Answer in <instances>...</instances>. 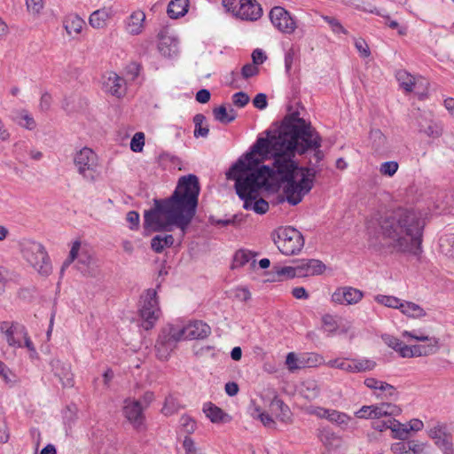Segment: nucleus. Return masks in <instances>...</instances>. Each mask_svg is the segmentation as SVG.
<instances>
[{
    "label": "nucleus",
    "mask_w": 454,
    "mask_h": 454,
    "mask_svg": "<svg viewBox=\"0 0 454 454\" xmlns=\"http://www.w3.org/2000/svg\"><path fill=\"white\" fill-rule=\"evenodd\" d=\"M374 299L378 303L392 309H399L402 303L400 299L391 295L378 294Z\"/></svg>",
    "instance_id": "nucleus-45"
},
{
    "label": "nucleus",
    "mask_w": 454,
    "mask_h": 454,
    "mask_svg": "<svg viewBox=\"0 0 454 454\" xmlns=\"http://www.w3.org/2000/svg\"><path fill=\"white\" fill-rule=\"evenodd\" d=\"M325 365L329 368H337L347 372L352 373L351 359L347 358H336L331 359L325 363Z\"/></svg>",
    "instance_id": "nucleus-43"
},
{
    "label": "nucleus",
    "mask_w": 454,
    "mask_h": 454,
    "mask_svg": "<svg viewBox=\"0 0 454 454\" xmlns=\"http://www.w3.org/2000/svg\"><path fill=\"white\" fill-rule=\"evenodd\" d=\"M176 411V403L173 396L168 395L165 399L164 405L161 409V412L165 416H170Z\"/></svg>",
    "instance_id": "nucleus-53"
},
{
    "label": "nucleus",
    "mask_w": 454,
    "mask_h": 454,
    "mask_svg": "<svg viewBox=\"0 0 454 454\" xmlns=\"http://www.w3.org/2000/svg\"><path fill=\"white\" fill-rule=\"evenodd\" d=\"M446 434V426L439 422H436L428 431L429 437L434 440V442Z\"/></svg>",
    "instance_id": "nucleus-52"
},
{
    "label": "nucleus",
    "mask_w": 454,
    "mask_h": 454,
    "mask_svg": "<svg viewBox=\"0 0 454 454\" xmlns=\"http://www.w3.org/2000/svg\"><path fill=\"white\" fill-rule=\"evenodd\" d=\"M434 442L443 451L444 454L454 453L451 437L448 433L440 439L436 440Z\"/></svg>",
    "instance_id": "nucleus-48"
},
{
    "label": "nucleus",
    "mask_w": 454,
    "mask_h": 454,
    "mask_svg": "<svg viewBox=\"0 0 454 454\" xmlns=\"http://www.w3.org/2000/svg\"><path fill=\"white\" fill-rule=\"evenodd\" d=\"M232 102L238 107H244L249 102V97L247 93L239 91L232 96Z\"/></svg>",
    "instance_id": "nucleus-59"
},
{
    "label": "nucleus",
    "mask_w": 454,
    "mask_h": 454,
    "mask_svg": "<svg viewBox=\"0 0 454 454\" xmlns=\"http://www.w3.org/2000/svg\"><path fill=\"white\" fill-rule=\"evenodd\" d=\"M320 145L319 136L304 119L295 112L286 115L281 125L259 137L251 152L240 158L226 173L235 181L238 196L244 201L243 207L262 215L269 210V203L260 197L262 190L270 191L286 183L283 192L290 205L299 204L311 190V183L300 180L295 175L294 153L303 154L309 147Z\"/></svg>",
    "instance_id": "nucleus-1"
},
{
    "label": "nucleus",
    "mask_w": 454,
    "mask_h": 454,
    "mask_svg": "<svg viewBox=\"0 0 454 454\" xmlns=\"http://www.w3.org/2000/svg\"><path fill=\"white\" fill-rule=\"evenodd\" d=\"M157 293L153 289H148L141 296V308L139 309L140 317L143 320L142 326L145 330H150L160 317V308L157 301Z\"/></svg>",
    "instance_id": "nucleus-8"
},
{
    "label": "nucleus",
    "mask_w": 454,
    "mask_h": 454,
    "mask_svg": "<svg viewBox=\"0 0 454 454\" xmlns=\"http://www.w3.org/2000/svg\"><path fill=\"white\" fill-rule=\"evenodd\" d=\"M352 373L372 371L376 367V363L370 359H351Z\"/></svg>",
    "instance_id": "nucleus-36"
},
{
    "label": "nucleus",
    "mask_w": 454,
    "mask_h": 454,
    "mask_svg": "<svg viewBox=\"0 0 454 454\" xmlns=\"http://www.w3.org/2000/svg\"><path fill=\"white\" fill-rule=\"evenodd\" d=\"M77 411L78 409L76 405L70 404L67 406L63 411V417L65 421L68 424L74 423L77 419Z\"/></svg>",
    "instance_id": "nucleus-55"
},
{
    "label": "nucleus",
    "mask_w": 454,
    "mask_h": 454,
    "mask_svg": "<svg viewBox=\"0 0 454 454\" xmlns=\"http://www.w3.org/2000/svg\"><path fill=\"white\" fill-rule=\"evenodd\" d=\"M213 115L219 122L228 124L236 119L237 113L232 108L227 111L225 106L222 105L213 109Z\"/></svg>",
    "instance_id": "nucleus-32"
},
{
    "label": "nucleus",
    "mask_w": 454,
    "mask_h": 454,
    "mask_svg": "<svg viewBox=\"0 0 454 454\" xmlns=\"http://www.w3.org/2000/svg\"><path fill=\"white\" fill-rule=\"evenodd\" d=\"M104 87L107 92L121 98L125 93V80L115 73H109L104 77Z\"/></svg>",
    "instance_id": "nucleus-20"
},
{
    "label": "nucleus",
    "mask_w": 454,
    "mask_h": 454,
    "mask_svg": "<svg viewBox=\"0 0 454 454\" xmlns=\"http://www.w3.org/2000/svg\"><path fill=\"white\" fill-rule=\"evenodd\" d=\"M84 25V20L76 14H70L64 20V27L69 35H79Z\"/></svg>",
    "instance_id": "nucleus-27"
},
{
    "label": "nucleus",
    "mask_w": 454,
    "mask_h": 454,
    "mask_svg": "<svg viewBox=\"0 0 454 454\" xmlns=\"http://www.w3.org/2000/svg\"><path fill=\"white\" fill-rule=\"evenodd\" d=\"M143 411L140 401L129 398L124 401V416L137 430L144 428L145 416Z\"/></svg>",
    "instance_id": "nucleus-13"
},
{
    "label": "nucleus",
    "mask_w": 454,
    "mask_h": 454,
    "mask_svg": "<svg viewBox=\"0 0 454 454\" xmlns=\"http://www.w3.org/2000/svg\"><path fill=\"white\" fill-rule=\"evenodd\" d=\"M76 267L84 276L95 277L98 273L96 261L87 254H82L80 255Z\"/></svg>",
    "instance_id": "nucleus-24"
},
{
    "label": "nucleus",
    "mask_w": 454,
    "mask_h": 454,
    "mask_svg": "<svg viewBox=\"0 0 454 454\" xmlns=\"http://www.w3.org/2000/svg\"><path fill=\"white\" fill-rule=\"evenodd\" d=\"M253 104H254V107H256L260 110L266 108V106L268 105L266 95L263 93L257 94L253 100Z\"/></svg>",
    "instance_id": "nucleus-64"
},
{
    "label": "nucleus",
    "mask_w": 454,
    "mask_h": 454,
    "mask_svg": "<svg viewBox=\"0 0 454 454\" xmlns=\"http://www.w3.org/2000/svg\"><path fill=\"white\" fill-rule=\"evenodd\" d=\"M74 165L77 173L88 183H95L101 175V164L97 153L89 147H83L74 155Z\"/></svg>",
    "instance_id": "nucleus-4"
},
{
    "label": "nucleus",
    "mask_w": 454,
    "mask_h": 454,
    "mask_svg": "<svg viewBox=\"0 0 454 454\" xmlns=\"http://www.w3.org/2000/svg\"><path fill=\"white\" fill-rule=\"evenodd\" d=\"M286 364L289 369V371L294 372L297 369L301 368L304 366V362H299V359L295 356L294 353L291 352L288 353L286 359Z\"/></svg>",
    "instance_id": "nucleus-54"
},
{
    "label": "nucleus",
    "mask_w": 454,
    "mask_h": 454,
    "mask_svg": "<svg viewBox=\"0 0 454 454\" xmlns=\"http://www.w3.org/2000/svg\"><path fill=\"white\" fill-rule=\"evenodd\" d=\"M309 167L306 168H299L296 164L295 168V175L299 177L300 180L307 179L311 183V189L314 185V178L320 172V168L316 167V164H313L312 160H309Z\"/></svg>",
    "instance_id": "nucleus-29"
},
{
    "label": "nucleus",
    "mask_w": 454,
    "mask_h": 454,
    "mask_svg": "<svg viewBox=\"0 0 454 454\" xmlns=\"http://www.w3.org/2000/svg\"><path fill=\"white\" fill-rule=\"evenodd\" d=\"M126 220L129 223L131 230H137L139 226V215L136 211H129L126 215Z\"/></svg>",
    "instance_id": "nucleus-60"
},
{
    "label": "nucleus",
    "mask_w": 454,
    "mask_h": 454,
    "mask_svg": "<svg viewBox=\"0 0 454 454\" xmlns=\"http://www.w3.org/2000/svg\"><path fill=\"white\" fill-rule=\"evenodd\" d=\"M51 366L52 372L59 378L64 387H71L74 386L73 374L68 364H64L59 359H52L51 361Z\"/></svg>",
    "instance_id": "nucleus-18"
},
{
    "label": "nucleus",
    "mask_w": 454,
    "mask_h": 454,
    "mask_svg": "<svg viewBox=\"0 0 454 454\" xmlns=\"http://www.w3.org/2000/svg\"><path fill=\"white\" fill-rule=\"evenodd\" d=\"M189 7L188 0H172L168 6V15L171 19H178L183 17L187 12Z\"/></svg>",
    "instance_id": "nucleus-30"
},
{
    "label": "nucleus",
    "mask_w": 454,
    "mask_h": 454,
    "mask_svg": "<svg viewBox=\"0 0 454 454\" xmlns=\"http://www.w3.org/2000/svg\"><path fill=\"white\" fill-rule=\"evenodd\" d=\"M174 237L171 234L165 236L156 235L151 240V247L155 253H161L165 247H170L174 244Z\"/></svg>",
    "instance_id": "nucleus-33"
},
{
    "label": "nucleus",
    "mask_w": 454,
    "mask_h": 454,
    "mask_svg": "<svg viewBox=\"0 0 454 454\" xmlns=\"http://www.w3.org/2000/svg\"><path fill=\"white\" fill-rule=\"evenodd\" d=\"M277 236V239L274 238V243L283 254H295L304 246V239L301 233L293 227L280 228Z\"/></svg>",
    "instance_id": "nucleus-7"
},
{
    "label": "nucleus",
    "mask_w": 454,
    "mask_h": 454,
    "mask_svg": "<svg viewBox=\"0 0 454 454\" xmlns=\"http://www.w3.org/2000/svg\"><path fill=\"white\" fill-rule=\"evenodd\" d=\"M114 16L112 6H104L94 11L89 17V24L95 29H101L106 27L107 21Z\"/></svg>",
    "instance_id": "nucleus-19"
},
{
    "label": "nucleus",
    "mask_w": 454,
    "mask_h": 454,
    "mask_svg": "<svg viewBox=\"0 0 454 454\" xmlns=\"http://www.w3.org/2000/svg\"><path fill=\"white\" fill-rule=\"evenodd\" d=\"M270 19L273 26L283 33L290 35L296 29L294 20L283 7H273L270 12Z\"/></svg>",
    "instance_id": "nucleus-12"
},
{
    "label": "nucleus",
    "mask_w": 454,
    "mask_h": 454,
    "mask_svg": "<svg viewBox=\"0 0 454 454\" xmlns=\"http://www.w3.org/2000/svg\"><path fill=\"white\" fill-rule=\"evenodd\" d=\"M23 254L26 261L43 277L49 276L52 271L49 255L44 247L36 241H27L24 245Z\"/></svg>",
    "instance_id": "nucleus-5"
},
{
    "label": "nucleus",
    "mask_w": 454,
    "mask_h": 454,
    "mask_svg": "<svg viewBox=\"0 0 454 454\" xmlns=\"http://www.w3.org/2000/svg\"><path fill=\"white\" fill-rule=\"evenodd\" d=\"M440 252L449 258L454 259V234H445L439 240Z\"/></svg>",
    "instance_id": "nucleus-34"
},
{
    "label": "nucleus",
    "mask_w": 454,
    "mask_h": 454,
    "mask_svg": "<svg viewBox=\"0 0 454 454\" xmlns=\"http://www.w3.org/2000/svg\"><path fill=\"white\" fill-rule=\"evenodd\" d=\"M370 140L372 142V147L376 151H380L386 147L387 137L380 129H372L370 132Z\"/></svg>",
    "instance_id": "nucleus-38"
},
{
    "label": "nucleus",
    "mask_w": 454,
    "mask_h": 454,
    "mask_svg": "<svg viewBox=\"0 0 454 454\" xmlns=\"http://www.w3.org/2000/svg\"><path fill=\"white\" fill-rule=\"evenodd\" d=\"M255 255V254H253L249 250L240 249L237 251L233 258L232 268L249 264L250 268L254 269L256 265Z\"/></svg>",
    "instance_id": "nucleus-26"
},
{
    "label": "nucleus",
    "mask_w": 454,
    "mask_h": 454,
    "mask_svg": "<svg viewBox=\"0 0 454 454\" xmlns=\"http://www.w3.org/2000/svg\"><path fill=\"white\" fill-rule=\"evenodd\" d=\"M416 124L419 130L430 137H438L442 135L441 126L435 122L430 113H419L416 116Z\"/></svg>",
    "instance_id": "nucleus-16"
},
{
    "label": "nucleus",
    "mask_w": 454,
    "mask_h": 454,
    "mask_svg": "<svg viewBox=\"0 0 454 454\" xmlns=\"http://www.w3.org/2000/svg\"><path fill=\"white\" fill-rule=\"evenodd\" d=\"M395 77L400 87L406 92H414L419 98L426 95L428 82L423 77H415L406 70L397 71Z\"/></svg>",
    "instance_id": "nucleus-10"
},
{
    "label": "nucleus",
    "mask_w": 454,
    "mask_h": 454,
    "mask_svg": "<svg viewBox=\"0 0 454 454\" xmlns=\"http://www.w3.org/2000/svg\"><path fill=\"white\" fill-rule=\"evenodd\" d=\"M372 412L375 419L393 417L401 413V408L391 403H382L379 405H375V407L372 408Z\"/></svg>",
    "instance_id": "nucleus-28"
},
{
    "label": "nucleus",
    "mask_w": 454,
    "mask_h": 454,
    "mask_svg": "<svg viewBox=\"0 0 454 454\" xmlns=\"http://www.w3.org/2000/svg\"><path fill=\"white\" fill-rule=\"evenodd\" d=\"M300 273L298 278L320 275L325 270V265L319 260L304 259L299 262Z\"/></svg>",
    "instance_id": "nucleus-21"
},
{
    "label": "nucleus",
    "mask_w": 454,
    "mask_h": 454,
    "mask_svg": "<svg viewBox=\"0 0 454 454\" xmlns=\"http://www.w3.org/2000/svg\"><path fill=\"white\" fill-rule=\"evenodd\" d=\"M398 163L396 161H386L380 165V172L383 176H392L398 170Z\"/></svg>",
    "instance_id": "nucleus-51"
},
{
    "label": "nucleus",
    "mask_w": 454,
    "mask_h": 454,
    "mask_svg": "<svg viewBox=\"0 0 454 454\" xmlns=\"http://www.w3.org/2000/svg\"><path fill=\"white\" fill-rule=\"evenodd\" d=\"M179 329L183 340L205 339L211 333L210 326L202 321H194Z\"/></svg>",
    "instance_id": "nucleus-17"
},
{
    "label": "nucleus",
    "mask_w": 454,
    "mask_h": 454,
    "mask_svg": "<svg viewBox=\"0 0 454 454\" xmlns=\"http://www.w3.org/2000/svg\"><path fill=\"white\" fill-rule=\"evenodd\" d=\"M355 47L363 58H368L371 55V51L367 43L362 39H356L355 42Z\"/></svg>",
    "instance_id": "nucleus-57"
},
{
    "label": "nucleus",
    "mask_w": 454,
    "mask_h": 454,
    "mask_svg": "<svg viewBox=\"0 0 454 454\" xmlns=\"http://www.w3.org/2000/svg\"><path fill=\"white\" fill-rule=\"evenodd\" d=\"M404 338H411L418 341H427L426 345H412L414 357L427 356L434 354L439 349V340L425 334H417L415 332L404 331L402 333Z\"/></svg>",
    "instance_id": "nucleus-11"
},
{
    "label": "nucleus",
    "mask_w": 454,
    "mask_h": 454,
    "mask_svg": "<svg viewBox=\"0 0 454 454\" xmlns=\"http://www.w3.org/2000/svg\"><path fill=\"white\" fill-rule=\"evenodd\" d=\"M206 121V117L202 114H197L193 117L194 122V137H206L208 135L209 129L207 126L203 127L202 124Z\"/></svg>",
    "instance_id": "nucleus-40"
},
{
    "label": "nucleus",
    "mask_w": 454,
    "mask_h": 454,
    "mask_svg": "<svg viewBox=\"0 0 454 454\" xmlns=\"http://www.w3.org/2000/svg\"><path fill=\"white\" fill-rule=\"evenodd\" d=\"M0 330L6 336V340L11 347L21 348V337L26 335V328L24 325L17 323L2 322Z\"/></svg>",
    "instance_id": "nucleus-15"
},
{
    "label": "nucleus",
    "mask_w": 454,
    "mask_h": 454,
    "mask_svg": "<svg viewBox=\"0 0 454 454\" xmlns=\"http://www.w3.org/2000/svg\"><path fill=\"white\" fill-rule=\"evenodd\" d=\"M391 431L393 433V437L400 440H405L409 437L408 434V425L403 424L398 420L392 419L391 420Z\"/></svg>",
    "instance_id": "nucleus-39"
},
{
    "label": "nucleus",
    "mask_w": 454,
    "mask_h": 454,
    "mask_svg": "<svg viewBox=\"0 0 454 454\" xmlns=\"http://www.w3.org/2000/svg\"><path fill=\"white\" fill-rule=\"evenodd\" d=\"M145 145V135L142 132H137L131 141L130 149L135 153H140L143 151Z\"/></svg>",
    "instance_id": "nucleus-50"
},
{
    "label": "nucleus",
    "mask_w": 454,
    "mask_h": 454,
    "mask_svg": "<svg viewBox=\"0 0 454 454\" xmlns=\"http://www.w3.org/2000/svg\"><path fill=\"white\" fill-rule=\"evenodd\" d=\"M326 419L342 427H345L350 420V418L348 415L335 410H329Z\"/></svg>",
    "instance_id": "nucleus-46"
},
{
    "label": "nucleus",
    "mask_w": 454,
    "mask_h": 454,
    "mask_svg": "<svg viewBox=\"0 0 454 454\" xmlns=\"http://www.w3.org/2000/svg\"><path fill=\"white\" fill-rule=\"evenodd\" d=\"M383 340H385V343L395 349V351H398V349L401 348L403 341H401L399 339L391 336V335H385L383 336Z\"/></svg>",
    "instance_id": "nucleus-61"
},
{
    "label": "nucleus",
    "mask_w": 454,
    "mask_h": 454,
    "mask_svg": "<svg viewBox=\"0 0 454 454\" xmlns=\"http://www.w3.org/2000/svg\"><path fill=\"white\" fill-rule=\"evenodd\" d=\"M258 73L254 64H247L242 67L241 74L245 79L250 78Z\"/></svg>",
    "instance_id": "nucleus-63"
},
{
    "label": "nucleus",
    "mask_w": 454,
    "mask_h": 454,
    "mask_svg": "<svg viewBox=\"0 0 454 454\" xmlns=\"http://www.w3.org/2000/svg\"><path fill=\"white\" fill-rule=\"evenodd\" d=\"M145 20V14L141 10L133 12L126 21V31L133 35H137L142 33L144 29V23Z\"/></svg>",
    "instance_id": "nucleus-22"
},
{
    "label": "nucleus",
    "mask_w": 454,
    "mask_h": 454,
    "mask_svg": "<svg viewBox=\"0 0 454 454\" xmlns=\"http://www.w3.org/2000/svg\"><path fill=\"white\" fill-rule=\"evenodd\" d=\"M183 340L179 327L168 325L162 329L156 341L155 348L160 360H167L176 348V343Z\"/></svg>",
    "instance_id": "nucleus-9"
},
{
    "label": "nucleus",
    "mask_w": 454,
    "mask_h": 454,
    "mask_svg": "<svg viewBox=\"0 0 454 454\" xmlns=\"http://www.w3.org/2000/svg\"><path fill=\"white\" fill-rule=\"evenodd\" d=\"M270 410L272 414L276 416L278 419L283 422H288L291 419V411L287 405L284 402L274 396L270 403Z\"/></svg>",
    "instance_id": "nucleus-25"
},
{
    "label": "nucleus",
    "mask_w": 454,
    "mask_h": 454,
    "mask_svg": "<svg viewBox=\"0 0 454 454\" xmlns=\"http://www.w3.org/2000/svg\"><path fill=\"white\" fill-rule=\"evenodd\" d=\"M204 412L213 423L223 422L227 416L222 409L212 403L205 405Z\"/></svg>",
    "instance_id": "nucleus-35"
},
{
    "label": "nucleus",
    "mask_w": 454,
    "mask_h": 454,
    "mask_svg": "<svg viewBox=\"0 0 454 454\" xmlns=\"http://www.w3.org/2000/svg\"><path fill=\"white\" fill-rule=\"evenodd\" d=\"M322 19L327 22L334 34L348 35L347 29L341 25V23L334 17L322 16Z\"/></svg>",
    "instance_id": "nucleus-49"
},
{
    "label": "nucleus",
    "mask_w": 454,
    "mask_h": 454,
    "mask_svg": "<svg viewBox=\"0 0 454 454\" xmlns=\"http://www.w3.org/2000/svg\"><path fill=\"white\" fill-rule=\"evenodd\" d=\"M200 187L195 175L181 176L173 194L155 200L154 207L145 211L144 228L152 231H170L179 228L183 235L196 214Z\"/></svg>",
    "instance_id": "nucleus-2"
},
{
    "label": "nucleus",
    "mask_w": 454,
    "mask_h": 454,
    "mask_svg": "<svg viewBox=\"0 0 454 454\" xmlns=\"http://www.w3.org/2000/svg\"><path fill=\"white\" fill-rule=\"evenodd\" d=\"M27 9L33 15H38L43 8V0H26Z\"/></svg>",
    "instance_id": "nucleus-56"
},
{
    "label": "nucleus",
    "mask_w": 454,
    "mask_h": 454,
    "mask_svg": "<svg viewBox=\"0 0 454 454\" xmlns=\"http://www.w3.org/2000/svg\"><path fill=\"white\" fill-rule=\"evenodd\" d=\"M81 247V242L76 240L73 243L71 250L69 252L68 257L64 261L61 269L60 274L62 275L66 269H67L70 264L77 258L78 253Z\"/></svg>",
    "instance_id": "nucleus-47"
},
{
    "label": "nucleus",
    "mask_w": 454,
    "mask_h": 454,
    "mask_svg": "<svg viewBox=\"0 0 454 454\" xmlns=\"http://www.w3.org/2000/svg\"><path fill=\"white\" fill-rule=\"evenodd\" d=\"M300 57V48L292 45L285 54V68L287 74H290L294 60Z\"/></svg>",
    "instance_id": "nucleus-41"
},
{
    "label": "nucleus",
    "mask_w": 454,
    "mask_h": 454,
    "mask_svg": "<svg viewBox=\"0 0 454 454\" xmlns=\"http://www.w3.org/2000/svg\"><path fill=\"white\" fill-rule=\"evenodd\" d=\"M364 297V293L351 286L337 288L332 294V301L337 304L353 305L358 303Z\"/></svg>",
    "instance_id": "nucleus-14"
},
{
    "label": "nucleus",
    "mask_w": 454,
    "mask_h": 454,
    "mask_svg": "<svg viewBox=\"0 0 454 454\" xmlns=\"http://www.w3.org/2000/svg\"><path fill=\"white\" fill-rule=\"evenodd\" d=\"M391 420L392 419H387V420H380L379 419L372 422V427L380 432H382L386 429H391Z\"/></svg>",
    "instance_id": "nucleus-62"
},
{
    "label": "nucleus",
    "mask_w": 454,
    "mask_h": 454,
    "mask_svg": "<svg viewBox=\"0 0 454 454\" xmlns=\"http://www.w3.org/2000/svg\"><path fill=\"white\" fill-rule=\"evenodd\" d=\"M223 5L243 20L255 21L262 15V8L256 0H223Z\"/></svg>",
    "instance_id": "nucleus-6"
},
{
    "label": "nucleus",
    "mask_w": 454,
    "mask_h": 454,
    "mask_svg": "<svg viewBox=\"0 0 454 454\" xmlns=\"http://www.w3.org/2000/svg\"><path fill=\"white\" fill-rule=\"evenodd\" d=\"M301 393L304 398L313 400L318 396L319 387L317 382L309 380L303 383Z\"/></svg>",
    "instance_id": "nucleus-37"
},
{
    "label": "nucleus",
    "mask_w": 454,
    "mask_h": 454,
    "mask_svg": "<svg viewBox=\"0 0 454 454\" xmlns=\"http://www.w3.org/2000/svg\"><path fill=\"white\" fill-rule=\"evenodd\" d=\"M181 427L184 431L187 434H192L194 432L196 427L195 421L190 418L189 416H183L180 419Z\"/></svg>",
    "instance_id": "nucleus-58"
},
{
    "label": "nucleus",
    "mask_w": 454,
    "mask_h": 454,
    "mask_svg": "<svg viewBox=\"0 0 454 454\" xmlns=\"http://www.w3.org/2000/svg\"><path fill=\"white\" fill-rule=\"evenodd\" d=\"M322 324L330 335L335 334L339 329V320L335 316L325 314L322 317Z\"/></svg>",
    "instance_id": "nucleus-42"
},
{
    "label": "nucleus",
    "mask_w": 454,
    "mask_h": 454,
    "mask_svg": "<svg viewBox=\"0 0 454 454\" xmlns=\"http://www.w3.org/2000/svg\"><path fill=\"white\" fill-rule=\"evenodd\" d=\"M399 309L403 315L414 318H420L427 315L423 308H421L419 304L411 301H402Z\"/></svg>",
    "instance_id": "nucleus-31"
},
{
    "label": "nucleus",
    "mask_w": 454,
    "mask_h": 454,
    "mask_svg": "<svg viewBox=\"0 0 454 454\" xmlns=\"http://www.w3.org/2000/svg\"><path fill=\"white\" fill-rule=\"evenodd\" d=\"M378 225L379 236L376 240L381 239L397 252L414 254L420 252L426 226L421 212L413 208L397 207L382 215Z\"/></svg>",
    "instance_id": "nucleus-3"
},
{
    "label": "nucleus",
    "mask_w": 454,
    "mask_h": 454,
    "mask_svg": "<svg viewBox=\"0 0 454 454\" xmlns=\"http://www.w3.org/2000/svg\"><path fill=\"white\" fill-rule=\"evenodd\" d=\"M300 271L299 262L295 263L294 266H286L281 268H276V273L281 280L282 277L286 278H298V273Z\"/></svg>",
    "instance_id": "nucleus-44"
},
{
    "label": "nucleus",
    "mask_w": 454,
    "mask_h": 454,
    "mask_svg": "<svg viewBox=\"0 0 454 454\" xmlns=\"http://www.w3.org/2000/svg\"><path fill=\"white\" fill-rule=\"evenodd\" d=\"M158 49L165 57H172L178 52V41L176 38L165 33L159 35Z\"/></svg>",
    "instance_id": "nucleus-23"
}]
</instances>
